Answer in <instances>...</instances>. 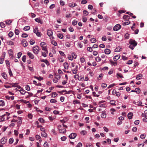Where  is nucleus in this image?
<instances>
[{
    "instance_id": "obj_27",
    "label": "nucleus",
    "mask_w": 147,
    "mask_h": 147,
    "mask_svg": "<svg viewBox=\"0 0 147 147\" xmlns=\"http://www.w3.org/2000/svg\"><path fill=\"white\" fill-rule=\"evenodd\" d=\"M78 23V21L76 20H74L72 22V24L74 26L76 25Z\"/></svg>"
},
{
    "instance_id": "obj_4",
    "label": "nucleus",
    "mask_w": 147,
    "mask_h": 147,
    "mask_svg": "<svg viewBox=\"0 0 147 147\" xmlns=\"http://www.w3.org/2000/svg\"><path fill=\"white\" fill-rule=\"evenodd\" d=\"M129 43L131 45H133L134 46H136L137 44V42L133 39L130 40Z\"/></svg>"
},
{
    "instance_id": "obj_24",
    "label": "nucleus",
    "mask_w": 147,
    "mask_h": 147,
    "mask_svg": "<svg viewBox=\"0 0 147 147\" xmlns=\"http://www.w3.org/2000/svg\"><path fill=\"white\" fill-rule=\"evenodd\" d=\"M30 27L29 26H25L23 28L24 30H28L30 29Z\"/></svg>"
},
{
    "instance_id": "obj_46",
    "label": "nucleus",
    "mask_w": 147,
    "mask_h": 147,
    "mask_svg": "<svg viewBox=\"0 0 147 147\" xmlns=\"http://www.w3.org/2000/svg\"><path fill=\"white\" fill-rule=\"evenodd\" d=\"M83 13L84 14L86 15V16L88 15V12L85 10L83 11Z\"/></svg>"
},
{
    "instance_id": "obj_6",
    "label": "nucleus",
    "mask_w": 147,
    "mask_h": 147,
    "mask_svg": "<svg viewBox=\"0 0 147 147\" xmlns=\"http://www.w3.org/2000/svg\"><path fill=\"white\" fill-rule=\"evenodd\" d=\"M21 43L25 47H26L28 45V43L27 42L25 39H23L21 41Z\"/></svg>"
},
{
    "instance_id": "obj_15",
    "label": "nucleus",
    "mask_w": 147,
    "mask_h": 147,
    "mask_svg": "<svg viewBox=\"0 0 147 147\" xmlns=\"http://www.w3.org/2000/svg\"><path fill=\"white\" fill-rule=\"evenodd\" d=\"M41 61L42 62L45 63L47 65H49V61L47 59H41Z\"/></svg>"
},
{
    "instance_id": "obj_17",
    "label": "nucleus",
    "mask_w": 147,
    "mask_h": 147,
    "mask_svg": "<svg viewBox=\"0 0 147 147\" xmlns=\"http://www.w3.org/2000/svg\"><path fill=\"white\" fill-rule=\"evenodd\" d=\"M55 78L57 80H59L61 76L58 74H55Z\"/></svg>"
},
{
    "instance_id": "obj_52",
    "label": "nucleus",
    "mask_w": 147,
    "mask_h": 147,
    "mask_svg": "<svg viewBox=\"0 0 147 147\" xmlns=\"http://www.w3.org/2000/svg\"><path fill=\"white\" fill-rule=\"evenodd\" d=\"M95 60L97 61L98 62L101 61V59L100 57H97L95 58Z\"/></svg>"
},
{
    "instance_id": "obj_43",
    "label": "nucleus",
    "mask_w": 147,
    "mask_h": 147,
    "mask_svg": "<svg viewBox=\"0 0 147 147\" xmlns=\"http://www.w3.org/2000/svg\"><path fill=\"white\" fill-rule=\"evenodd\" d=\"M13 35V33L11 31L8 34V36L10 37H12Z\"/></svg>"
},
{
    "instance_id": "obj_47",
    "label": "nucleus",
    "mask_w": 147,
    "mask_h": 147,
    "mask_svg": "<svg viewBox=\"0 0 147 147\" xmlns=\"http://www.w3.org/2000/svg\"><path fill=\"white\" fill-rule=\"evenodd\" d=\"M38 121L42 123L45 122V121L42 118H39L38 119Z\"/></svg>"
},
{
    "instance_id": "obj_12",
    "label": "nucleus",
    "mask_w": 147,
    "mask_h": 147,
    "mask_svg": "<svg viewBox=\"0 0 147 147\" xmlns=\"http://www.w3.org/2000/svg\"><path fill=\"white\" fill-rule=\"evenodd\" d=\"M105 53L106 54H109L110 53V50L108 49H106L105 50Z\"/></svg>"
},
{
    "instance_id": "obj_58",
    "label": "nucleus",
    "mask_w": 147,
    "mask_h": 147,
    "mask_svg": "<svg viewBox=\"0 0 147 147\" xmlns=\"http://www.w3.org/2000/svg\"><path fill=\"white\" fill-rule=\"evenodd\" d=\"M87 50L88 51L90 52H91L92 51V48H91V47H88L87 48Z\"/></svg>"
},
{
    "instance_id": "obj_2",
    "label": "nucleus",
    "mask_w": 147,
    "mask_h": 147,
    "mask_svg": "<svg viewBox=\"0 0 147 147\" xmlns=\"http://www.w3.org/2000/svg\"><path fill=\"white\" fill-rule=\"evenodd\" d=\"M47 33L48 35L50 37H51V39H53L54 38L52 36L53 32L51 30H48L47 31Z\"/></svg>"
},
{
    "instance_id": "obj_51",
    "label": "nucleus",
    "mask_w": 147,
    "mask_h": 147,
    "mask_svg": "<svg viewBox=\"0 0 147 147\" xmlns=\"http://www.w3.org/2000/svg\"><path fill=\"white\" fill-rule=\"evenodd\" d=\"M116 85V84H113L110 85L107 88L109 89L113 87Z\"/></svg>"
},
{
    "instance_id": "obj_63",
    "label": "nucleus",
    "mask_w": 147,
    "mask_h": 147,
    "mask_svg": "<svg viewBox=\"0 0 147 147\" xmlns=\"http://www.w3.org/2000/svg\"><path fill=\"white\" fill-rule=\"evenodd\" d=\"M144 146V143L143 144H138V147H143Z\"/></svg>"
},
{
    "instance_id": "obj_25",
    "label": "nucleus",
    "mask_w": 147,
    "mask_h": 147,
    "mask_svg": "<svg viewBox=\"0 0 147 147\" xmlns=\"http://www.w3.org/2000/svg\"><path fill=\"white\" fill-rule=\"evenodd\" d=\"M64 68L65 69H67V68L68 66V64L67 63H65L63 64Z\"/></svg>"
},
{
    "instance_id": "obj_60",
    "label": "nucleus",
    "mask_w": 147,
    "mask_h": 147,
    "mask_svg": "<svg viewBox=\"0 0 147 147\" xmlns=\"http://www.w3.org/2000/svg\"><path fill=\"white\" fill-rule=\"evenodd\" d=\"M22 54V53L21 52L18 53V58L19 59L20 58Z\"/></svg>"
},
{
    "instance_id": "obj_55",
    "label": "nucleus",
    "mask_w": 147,
    "mask_h": 147,
    "mask_svg": "<svg viewBox=\"0 0 147 147\" xmlns=\"http://www.w3.org/2000/svg\"><path fill=\"white\" fill-rule=\"evenodd\" d=\"M38 28H35L34 29V32L36 34V33L38 32Z\"/></svg>"
},
{
    "instance_id": "obj_28",
    "label": "nucleus",
    "mask_w": 147,
    "mask_h": 147,
    "mask_svg": "<svg viewBox=\"0 0 147 147\" xmlns=\"http://www.w3.org/2000/svg\"><path fill=\"white\" fill-rule=\"evenodd\" d=\"M78 70L76 68L73 69H72V71L74 74H76L77 73Z\"/></svg>"
},
{
    "instance_id": "obj_9",
    "label": "nucleus",
    "mask_w": 147,
    "mask_h": 147,
    "mask_svg": "<svg viewBox=\"0 0 147 147\" xmlns=\"http://www.w3.org/2000/svg\"><path fill=\"white\" fill-rule=\"evenodd\" d=\"M106 111H103L102 112V113L101 115V117L102 118H105L106 117Z\"/></svg>"
},
{
    "instance_id": "obj_42",
    "label": "nucleus",
    "mask_w": 147,
    "mask_h": 147,
    "mask_svg": "<svg viewBox=\"0 0 147 147\" xmlns=\"http://www.w3.org/2000/svg\"><path fill=\"white\" fill-rule=\"evenodd\" d=\"M20 31L18 29H16L15 31V33L17 35H18L19 34Z\"/></svg>"
},
{
    "instance_id": "obj_39",
    "label": "nucleus",
    "mask_w": 147,
    "mask_h": 147,
    "mask_svg": "<svg viewBox=\"0 0 147 147\" xmlns=\"http://www.w3.org/2000/svg\"><path fill=\"white\" fill-rule=\"evenodd\" d=\"M28 35L27 34L24 33L22 34V37L23 38H26L27 37Z\"/></svg>"
},
{
    "instance_id": "obj_23",
    "label": "nucleus",
    "mask_w": 147,
    "mask_h": 147,
    "mask_svg": "<svg viewBox=\"0 0 147 147\" xmlns=\"http://www.w3.org/2000/svg\"><path fill=\"white\" fill-rule=\"evenodd\" d=\"M57 36L59 38L62 39L63 38V34L61 33H59L57 35Z\"/></svg>"
},
{
    "instance_id": "obj_19",
    "label": "nucleus",
    "mask_w": 147,
    "mask_h": 147,
    "mask_svg": "<svg viewBox=\"0 0 147 147\" xmlns=\"http://www.w3.org/2000/svg\"><path fill=\"white\" fill-rule=\"evenodd\" d=\"M2 76L3 78L5 79L7 78V76L6 74L5 73H2Z\"/></svg>"
},
{
    "instance_id": "obj_40",
    "label": "nucleus",
    "mask_w": 147,
    "mask_h": 147,
    "mask_svg": "<svg viewBox=\"0 0 147 147\" xmlns=\"http://www.w3.org/2000/svg\"><path fill=\"white\" fill-rule=\"evenodd\" d=\"M86 133V131L85 130H82L80 132L81 134L82 135H85Z\"/></svg>"
},
{
    "instance_id": "obj_22",
    "label": "nucleus",
    "mask_w": 147,
    "mask_h": 147,
    "mask_svg": "<svg viewBox=\"0 0 147 147\" xmlns=\"http://www.w3.org/2000/svg\"><path fill=\"white\" fill-rule=\"evenodd\" d=\"M121 48L120 47H117L115 49V51L118 52L121 51Z\"/></svg>"
},
{
    "instance_id": "obj_14",
    "label": "nucleus",
    "mask_w": 147,
    "mask_h": 147,
    "mask_svg": "<svg viewBox=\"0 0 147 147\" xmlns=\"http://www.w3.org/2000/svg\"><path fill=\"white\" fill-rule=\"evenodd\" d=\"M76 4L74 3H70L69 4V6L71 7H73L75 6H76Z\"/></svg>"
},
{
    "instance_id": "obj_57",
    "label": "nucleus",
    "mask_w": 147,
    "mask_h": 147,
    "mask_svg": "<svg viewBox=\"0 0 147 147\" xmlns=\"http://www.w3.org/2000/svg\"><path fill=\"white\" fill-rule=\"evenodd\" d=\"M61 140L63 141H65L66 139V137L65 136H63L61 138Z\"/></svg>"
},
{
    "instance_id": "obj_50",
    "label": "nucleus",
    "mask_w": 147,
    "mask_h": 147,
    "mask_svg": "<svg viewBox=\"0 0 147 147\" xmlns=\"http://www.w3.org/2000/svg\"><path fill=\"white\" fill-rule=\"evenodd\" d=\"M50 101L51 103H55L57 102V101L56 100L53 99H51Z\"/></svg>"
},
{
    "instance_id": "obj_54",
    "label": "nucleus",
    "mask_w": 147,
    "mask_h": 147,
    "mask_svg": "<svg viewBox=\"0 0 147 147\" xmlns=\"http://www.w3.org/2000/svg\"><path fill=\"white\" fill-rule=\"evenodd\" d=\"M87 2V1L86 0H83L81 1V4H85Z\"/></svg>"
},
{
    "instance_id": "obj_62",
    "label": "nucleus",
    "mask_w": 147,
    "mask_h": 147,
    "mask_svg": "<svg viewBox=\"0 0 147 147\" xmlns=\"http://www.w3.org/2000/svg\"><path fill=\"white\" fill-rule=\"evenodd\" d=\"M101 86L102 88L106 87L107 86V84L105 83H103L102 84Z\"/></svg>"
},
{
    "instance_id": "obj_30",
    "label": "nucleus",
    "mask_w": 147,
    "mask_h": 147,
    "mask_svg": "<svg viewBox=\"0 0 147 147\" xmlns=\"http://www.w3.org/2000/svg\"><path fill=\"white\" fill-rule=\"evenodd\" d=\"M142 76V74H139L136 77V79L137 80H140L141 79L140 77Z\"/></svg>"
},
{
    "instance_id": "obj_45",
    "label": "nucleus",
    "mask_w": 147,
    "mask_h": 147,
    "mask_svg": "<svg viewBox=\"0 0 147 147\" xmlns=\"http://www.w3.org/2000/svg\"><path fill=\"white\" fill-rule=\"evenodd\" d=\"M86 147H92V145L91 144L88 143L86 144Z\"/></svg>"
},
{
    "instance_id": "obj_16",
    "label": "nucleus",
    "mask_w": 147,
    "mask_h": 147,
    "mask_svg": "<svg viewBox=\"0 0 147 147\" xmlns=\"http://www.w3.org/2000/svg\"><path fill=\"white\" fill-rule=\"evenodd\" d=\"M35 20L36 22H38V23H40L41 24H42L43 23V22L41 21L40 19L38 18H37L35 19Z\"/></svg>"
},
{
    "instance_id": "obj_21",
    "label": "nucleus",
    "mask_w": 147,
    "mask_h": 147,
    "mask_svg": "<svg viewBox=\"0 0 147 147\" xmlns=\"http://www.w3.org/2000/svg\"><path fill=\"white\" fill-rule=\"evenodd\" d=\"M6 23L8 25H9L12 22V21L11 20H6L5 21Z\"/></svg>"
},
{
    "instance_id": "obj_59",
    "label": "nucleus",
    "mask_w": 147,
    "mask_h": 147,
    "mask_svg": "<svg viewBox=\"0 0 147 147\" xmlns=\"http://www.w3.org/2000/svg\"><path fill=\"white\" fill-rule=\"evenodd\" d=\"M20 92L22 94H24L26 92L25 90H20Z\"/></svg>"
},
{
    "instance_id": "obj_13",
    "label": "nucleus",
    "mask_w": 147,
    "mask_h": 147,
    "mask_svg": "<svg viewBox=\"0 0 147 147\" xmlns=\"http://www.w3.org/2000/svg\"><path fill=\"white\" fill-rule=\"evenodd\" d=\"M132 116L133 113L131 112L129 113L127 115L129 119H131L132 118Z\"/></svg>"
},
{
    "instance_id": "obj_31",
    "label": "nucleus",
    "mask_w": 147,
    "mask_h": 147,
    "mask_svg": "<svg viewBox=\"0 0 147 147\" xmlns=\"http://www.w3.org/2000/svg\"><path fill=\"white\" fill-rule=\"evenodd\" d=\"M34 78H35L37 79L39 81H41V80H42L43 79V78H42L40 76H39V77H37L36 76H35L34 77Z\"/></svg>"
},
{
    "instance_id": "obj_48",
    "label": "nucleus",
    "mask_w": 147,
    "mask_h": 147,
    "mask_svg": "<svg viewBox=\"0 0 147 147\" xmlns=\"http://www.w3.org/2000/svg\"><path fill=\"white\" fill-rule=\"evenodd\" d=\"M4 58H3V57H2L1 58H0V63L1 64H2L3 62V61L4 60Z\"/></svg>"
},
{
    "instance_id": "obj_33",
    "label": "nucleus",
    "mask_w": 147,
    "mask_h": 147,
    "mask_svg": "<svg viewBox=\"0 0 147 147\" xmlns=\"http://www.w3.org/2000/svg\"><path fill=\"white\" fill-rule=\"evenodd\" d=\"M130 21L129 20H128L127 22H123V25H126L130 24Z\"/></svg>"
},
{
    "instance_id": "obj_10",
    "label": "nucleus",
    "mask_w": 147,
    "mask_h": 147,
    "mask_svg": "<svg viewBox=\"0 0 147 147\" xmlns=\"http://www.w3.org/2000/svg\"><path fill=\"white\" fill-rule=\"evenodd\" d=\"M7 141V139L3 138L1 139V142L2 144H5Z\"/></svg>"
},
{
    "instance_id": "obj_36",
    "label": "nucleus",
    "mask_w": 147,
    "mask_h": 147,
    "mask_svg": "<svg viewBox=\"0 0 147 147\" xmlns=\"http://www.w3.org/2000/svg\"><path fill=\"white\" fill-rule=\"evenodd\" d=\"M5 105V103L3 100H1L0 101V106H3Z\"/></svg>"
},
{
    "instance_id": "obj_35",
    "label": "nucleus",
    "mask_w": 147,
    "mask_h": 147,
    "mask_svg": "<svg viewBox=\"0 0 147 147\" xmlns=\"http://www.w3.org/2000/svg\"><path fill=\"white\" fill-rule=\"evenodd\" d=\"M0 26L1 28H3L5 27V25L3 22H1L0 23Z\"/></svg>"
},
{
    "instance_id": "obj_64",
    "label": "nucleus",
    "mask_w": 147,
    "mask_h": 147,
    "mask_svg": "<svg viewBox=\"0 0 147 147\" xmlns=\"http://www.w3.org/2000/svg\"><path fill=\"white\" fill-rule=\"evenodd\" d=\"M48 144L47 142H45L44 144V147H48Z\"/></svg>"
},
{
    "instance_id": "obj_49",
    "label": "nucleus",
    "mask_w": 147,
    "mask_h": 147,
    "mask_svg": "<svg viewBox=\"0 0 147 147\" xmlns=\"http://www.w3.org/2000/svg\"><path fill=\"white\" fill-rule=\"evenodd\" d=\"M13 142V138H10L9 140V143L10 144H12Z\"/></svg>"
},
{
    "instance_id": "obj_18",
    "label": "nucleus",
    "mask_w": 147,
    "mask_h": 147,
    "mask_svg": "<svg viewBox=\"0 0 147 147\" xmlns=\"http://www.w3.org/2000/svg\"><path fill=\"white\" fill-rule=\"evenodd\" d=\"M41 135L42 136L46 138L47 137V135L44 131L43 132H42L41 133Z\"/></svg>"
},
{
    "instance_id": "obj_61",
    "label": "nucleus",
    "mask_w": 147,
    "mask_h": 147,
    "mask_svg": "<svg viewBox=\"0 0 147 147\" xmlns=\"http://www.w3.org/2000/svg\"><path fill=\"white\" fill-rule=\"evenodd\" d=\"M82 144L81 142L79 143L77 146H76V147H82Z\"/></svg>"
},
{
    "instance_id": "obj_32",
    "label": "nucleus",
    "mask_w": 147,
    "mask_h": 147,
    "mask_svg": "<svg viewBox=\"0 0 147 147\" xmlns=\"http://www.w3.org/2000/svg\"><path fill=\"white\" fill-rule=\"evenodd\" d=\"M82 21L84 22H86L87 20L85 16H83L82 17Z\"/></svg>"
},
{
    "instance_id": "obj_26",
    "label": "nucleus",
    "mask_w": 147,
    "mask_h": 147,
    "mask_svg": "<svg viewBox=\"0 0 147 147\" xmlns=\"http://www.w3.org/2000/svg\"><path fill=\"white\" fill-rule=\"evenodd\" d=\"M123 18L124 19L128 20L129 18V16L127 15H125L123 16Z\"/></svg>"
},
{
    "instance_id": "obj_5",
    "label": "nucleus",
    "mask_w": 147,
    "mask_h": 147,
    "mask_svg": "<svg viewBox=\"0 0 147 147\" xmlns=\"http://www.w3.org/2000/svg\"><path fill=\"white\" fill-rule=\"evenodd\" d=\"M77 136V134L75 133H72L69 136V138L71 139H74Z\"/></svg>"
},
{
    "instance_id": "obj_20",
    "label": "nucleus",
    "mask_w": 147,
    "mask_h": 147,
    "mask_svg": "<svg viewBox=\"0 0 147 147\" xmlns=\"http://www.w3.org/2000/svg\"><path fill=\"white\" fill-rule=\"evenodd\" d=\"M5 115H6L5 114H4L1 116V118H0V121L2 122L4 121L5 120V119L4 117Z\"/></svg>"
},
{
    "instance_id": "obj_53",
    "label": "nucleus",
    "mask_w": 147,
    "mask_h": 147,
    "mask_svg": "<svg viewBox=\"0 0 147 147\" xmlns=\"http://www.w3.org/2000/svg\"><path fill=\"white\" fill-rule=\"evenodd\" d=\"M35 42L33 40H31L30 41V44L31 45H33Z\"/></svg>"
},
{
    "instance_id": "obj_1",
    "label": "nucleus",
    "mask_w": 147,
    "mask_h": 147,
    "mask_svg": "<svg viewBox=\"0 0 147 147\" xmlns=\"http://www.w3.org/2000/svg\"><path fill=\"white\" fill-rule=\"evenodd\" d=\"M33 52L36 54H38L39 51V47L38 46H35L33 47Z\"/></svg>"
},
{
    "instance_id": "obj_44",
    "label": "nucleus",
    "mask_w": 147,
    "mask_h": 147,
    "mask_svg": "<svg viewBox=\"0 0 147 147\" xmlns=\"http://www.w3.org/2000/svg\"><path fill=\"white\" fill-rule=\"evenodd\" d=\"M125 37L126 39H128L129 38V34L128 33H126L125 35Z\"/></svg>"
},
{
    "instance_id": "obj_8",
    "label": "nucleus",
    "mask_w": 147,
    "mask_h": 147,
    "mask_svg": "<svg viewBox=\"0 0 147 147\" xmlns=\"http://www.w3.org/2000/svg\"><path fill=\"white\" fill-rule=\"evenodd\" d=\"M27 54L30 59H34V55L31 53L28 52L27 53Z\"/></svg>"
},
{
    "instance_id": "obj_29",
    "label": "nucleus",
    "mask_w": 147,
    "mask_h": 147,
    "mask_svg": "<svg viewBox=\"0 0 147 147\" xmlns=\"http://www.w3.org/2000/svg\"><path fill=\"white\" fill-rule=\"evenodd\" d=\"M90 41L92 43H95L96 42V40L95 38H92L90 39Z\"/></svg>"
},
{
    "instance_id": "obj_34",
    "label": "nucleus",
    "mask_w": 147,
    "mask_h": 147,
    "mask_svg": "<svg viewBox=\"0 0 147 147\" xmlns=\"http://www.w3.org/2000/svg\"><path fill=\"white\" fill-rule=\"evenodd\" d=\"M8 45H13V42L12 41H9L7 42Z\"/></svg>"
},
{
    "instance_id": "obj_38",
    "label": "nucleus",
    "mask_w": 147,
    "mask_h": 147,
    "mask_svg": "<svg viewBox=\"0 0 147 147\" xmlns=\"http://www.w3.org/2000/svg\"><path fill=\"white\" fill-rule=\"evenodd\" d=\"M135 92H136L137 93H139L140 92V90L139 88H136L135 90Z\"/></svg>"
},
{
    "instance_id": "obj_56",
    "label": "nucleus",
    "mask_w": 147,
    "mask_h": 147,
    "mask_svg": "<svg viewBox=\"0 0 147 147\" xmlns=\"http://www.w3.org/2000/svg\"><path fill=\"white\" fill-rule=\"evenodd\" d=\"M117 75L121 78H123V76L121 75V74L120 73H117Z\"/></svg>"
},
{
    "instance_id": "obj_11",
    "label": "nucleus",
    "mask_w": 147,
    "mask_h": 147,
    "mask_svg": "<svg viewBox=\"0 0 147 147\" xmlns=\"http://www.w3.org/2000/svg\"><path fill=\"white\" fill-rule=\"evenodd\" d=\"M59 131L60 133H65L66 132V130L65 129H59Z\"/></svg>"
},
{
    "instance_id": "obj_7",
    "label": "nucleus",
    "mask_w": 147,
    "mask_h": 147,
    "mask_svg": "<svg viewBox=\"0 0 147 147\" xmlns=\"http://www.w3.org/2000/svg\"><path fill=\"white\" fill-rule=\"evenodd\" d=\"M120 57V55H115L113 58V59L114 61H116L119 59Z\"/></svg>"
},
{
    "instance_id": "obj_3",
    "label": "nucleus",
    "mask_w": 147,
    "mask_h": 147,
    "mask_svg": "<svg viewBox=\"0 0 147 147\" xmlns=\"http://www.w3.org/2000/svg\"><path fill=\"white\" fill-rule=\"evenodd\" d=\"M121 28V26L119 24H116L113 28V30L116 31L119 30Z\"/></svg>"
},
{
    "instance_id": "obj_37",
    "label": "nucleus",
    "mask_w": 147,
    "mask_h": 147,
    "mask_svg": "<svg viewBox=\"0 0 147 147\" xmlns=\"http://www.w3.org/2000/svg\"><path fill=\"white\" fill-rule=\"evenodd\" d=\"M26 55H24L22 58V60L24 62H26Z\"/></svg>"
},
{
    "instance_id": "obj_41",
    "label": "nucleus",
    "mask_w": 147,
    "mask_h": 147,
    "mask_svg": "<svg viewBox=\"0 0 147 147\" xmlns=\"http://www.w3.org/2000/svg\"><path fill=\"white\" fill-rule=\"evenodd\" d=\"M57 95V94L55 92H54L52 93V96L53 97H55Z\"/></svg>"
}]
</instances>
